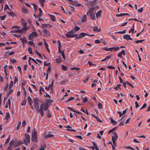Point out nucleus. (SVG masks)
<instances>
[{"label":"nucleus","mask_w":150,"mask_h":150,"mask_svg":"<svg viewBox=\"0 0 150 150\" xmlns=\"http://www.w3.org/2000/svg\"><path fill=\"white\" fill-rule=\"evenodd\" d=\"M123 16H125V13H122L116 15V16L118 17H121Z\"/></svg>","instance_id":"obj_55"},{"label":"nucleus","mask_w":150,"mask_h":150,"mask_svg":"<svg viewBox=\"0 0 150 150\" xmlns=\"http://www.w3.org/2000/svg\"><path fill=\"white\" fill-rule=\"evenodd\" d=\"M14 140H11L9 144V145H10L13 146L14 144Z\"/></svg>","instance_id":"obj_37"},{"label":"nucleus","mask_w":150,"mask_h":150,"mask_svg":"<svg viewBox=\"0 0 150 150\" xmlns=\"http://www.w3.org/2000/svg\"><path fill=\"white\" fill-rule=\"evenodd\" d=\"M116 129H117L116 127H115L112 129H111L109 131V132H108V134H110L111 132H112L113 131L115 130Z\"/></svg>","instance_id":"obj_46"},{"label":"nucleus","mask_w":150,"mask_h":150,"mask_svg":"<svg viewBox=\"0 0 150 150\" xmlns=\"http://www.w3.org/2000/svg\"><path fill=\"white\" fill-rule=\"evenodd\" d=\"M11 104V100L9 98L8 100V102H7L5 105V108H8V104L9 105V108H10V105Z\"/></svg>","instance_id":"obj_20"},{"label":"nucleus","mask_w":150,"mask_h":150,"mask_svg":"<svg viewBox=\"0 0 150 150\" xmlns=\"http://www.w3.org/2000/svg\"><path fill=\"white\" fill-rule=\"evenodd\" d=\"M41 105H43V110H47V108L49 107L48 106L47 103H43Z\"/></svg>","instance_id":"obj_18"},{"label":"nucleus","mask_w":150,"mask_h":150,"mask_svg":"<svg viewBox=\"0 0 150 150\" xmlns=\"http://www.w3.org/2000/svg\"><path fill=\"white\" fill-rule=\"evenodd\" d=\"M109 120L111 121V122L113 125H115L116 124V122L112 118H110Z\"/></svg>","instance_id":"obj_25"},{"label":"nucleus","mask_w":150,"mask_h":150,"mask_svg":"<svg viewBox=\"0 0 150 150\" xmlns=\"http://www.w3.org/2000/svg\"><path fill=\"white\" fill-rule=\"evenodd\" d=\"M25 136L23 141L25 145L27 146L30 142V135L28 134H25Z\"/></svg>","instance_id":"obj_5"},{"label":"nucleus","mask_w":150,"mask_h":150,"mask_svg":"<svg viewBox=\"0 0 150 150\" xmlns=\"http://www.w3.org/2000/svg\"><path fill=\"white\" fill-rule=\"evenodd\" d=\"M28 43L30 45H33L35 47H36L34 45V43L32 41H29L28 42Z\"/></svg>","instance_id":"obj_33"},{"label":"nucleus","mask_w":150,"mask_h":150,"mask_svg":"<svg viewBox=\"0 0 150 150\" xmlns=\"http://www.w3.org/2000/svg\"><path fill=\"white\" fill-rule=\"evenodd\" d=\"M13 81H11V82H10V84L9 86V88H11L13 86Z\"/></svg>","instance_id":"obj_49"},{"label":"nucleus","mask_w":150,"mask_h":150,"mask_svg":"<svg viewBox=\"0 0 150 150\" xmlns=\"http://www.w3.org/2000/svg\"><path fill=\"white\" fill-rule=\"evenodd\" d=\"M32 5H33V7L35 9V11L37 7V6L35 4H32Z\"/></svg>","instance_id":"obj_58"},{"label":"nucleus","mask_w":150,"mask_h":150,"mask_svg":"<svg viewBox=\"0 0 150 150\" xmlns=\"http://www.w3.org/2000/svg\"><path fill=\"white\" fill-rule=\"evenodd\" d=\"M48 25L46 24H42V28L44 29L45 28H49V27H47Z\"/></svg>","instance_id":"obj_36"},{"label":"nucleus","mask_w":150,"mask_h":150,"mask_svg":"<svg viewBox=\"0 0 150 150\" xmlns=\"http://www.w3.org/2000/svg\"><path fill=\"white\" fill-rule=\"evenodd\" d=\"M123 38L128 41L129 40H132V38H130V35H124Z\"/></svg>","instance_id":"obj_9"},{"label":"nucleus","mask_w":150,"mask_h":150,"mask_svg":"<svg viewBox=\"0 0 150 150\" xmlns=\"http://www.w3.org/2000/svg\"><path fill=\"white\" fill-rule=\"evenodd\" d=\"M10 116L9 114V112H7L6 113V115L5 119L7 120H8L10 117Z\"/></svg>","instance_id":"obj_32"},{"label":"nucleus","mask_w":150,"mask_h":150,"mask_svg":"<svg viewBox=\"0 0 150 150\" xmlns=\"http://www.w3.org/2000/svg\"><path fill=\"white\" fill-rule=\"evenodd\" d=\"M66 36L67 38H73L77 37L78 34H75L71 30L66 33Z\"/></svg>","instance_id":"obj_4"},{"label":"nucleus","mask_w":150,"mask_h":150,"mask_svg":"<svg viewBox=\"0 0 150 150\" xmlns=\"http://www.w3.org/2000/svg\"><path fill=\"white\" fill-rule=\"evenodd\" d=\"M21 144V143H19V142H18V143H15L14 145H13V146L14 147H16V146H19Z\"/></svg>","instance_id":"obj_40"},{"label":"nucleus","mask_w":150,"mask_h":150,"mask_svg":"<svg viewBox=\"0 0 150 150\" xmlns=\"http://www.w3.org/2000/svg\"><path fill=\"white\" fill-rule=\"evenodd\" d=\"M80 28L79 27L76 26L74 28V29L76 31H77L78 30H79L80 29Z\"/></svg>","instance_id":"obj_54"},{"label":"nucleus","mask_w":150,"mask_h":150,"mask_svg":"<svg viewBox=\"0 0 150 150\" xmlns=\"http://www.w3.org/2000/svg\"><path fill=\"white\" fill-rule=\"evenodd\" d=\"M55 60L58 63H60L62 61V59L60 58L56 59Z\"/></svg>","instance_id":"obj_34"},{"label":"nucleus","mask_w":150,"mask_h":150,"mask_svg":"<svg viewBox=\"0 0 150 150\" xmlns=\"http://www.w3.org/2000/svg\"><path fill=\"white\" fill-rule=\"evenodd\" d=\"M71 70H73L74 69H76V71H78L80 70V69L79 68L76 67H74L73 68H71L70 69Z\"/></svg>","instance_id":"obj_44"},{"label":"nucleus","mask_w":150,"mask_h":150,"mask_svg":"<svg viewBox=\"0 0 150 150\" xmlns=\"http://www.w3.org/2000/svg\"><path fill=\"white\" fill-rule=\"evenodd\" d=\"M22 11L23 13L25 14L27 13L28 10L25 8L24 7H23L22 8Z\"/></svg>","instance_id":"obj_24"},{"label":"nucleus","mask_w":150,"mask_h":150,"mask_svg":"<svg viewBox=\"0 0 150 150\" xmlns=\"http://www.w3.org/2000/svg\"><path fill=\"white\" fill-rule=\"evenodd\" d=\"M81 21L83 22H86L87 21V15H86L83 16L81 18Z\"/></svg>","instance_id":"obj_15"},{"label":"nucleus","mask_w":150,"mask_h":150,"mask_svg":"<svg viewBox=\"0 0 150 150\" xmlns=\"http://www.w3.org/2000/svg\"><path fill=\"white\" fill-rule=\"evenodd\" d=\"M34 105L35 108L38 110H39L38 109L39 104L38 103V102H34Z\"/></svg>","instance_id":"obj_21"},{"label":"nucleus","mask_w":150,"mask_h":150,"mask_svg":"<svg viewBox=\"0 0 150 150\" xmlns=\"http://www.w3.org/2000/svg\"><path fill=\"white\" fill-rule=\"evenodd\" d=\"M47 102L48 103H52V100L49 99L47 100Z\"/></svg>","instance_id":"obj_59"},{"label":"nucleus","mask_w":150,"mask_h":150,"mask_svg":"<svg viewBox=\"0 0 150 150\" xmlns=\"http://www.w3.org/2000/svg\"><path fill=\"white\" fill-rule=\"evenodd\" d=\"M98 108L100 109L102 108V105L100 103H98Z\"/></svg>","instance_id":"obj_61"},{"label":"nucleus","mask_w":150,"mask_h":150,"mask_svg":"<svg viewBox=\"0 0 150 150\" xmlns=\"http://www.w3.org/2000/svg\"><path fill=\"white\" fill-rule=\"evenodd\" d=\"M32 141L37 143L38 142L37 133L35 129L32 130Z\"/></svg>","instance_id":"obj_1"},{"label":"nucleus","mask_w":150,"mask_h":150,"mask_svg":"<svg viewBox=\"0 0 150 150\" xmlns=\"http://www.w3.org/2000/svg\"><path fill=\"white\" fill-rule=\"evenodd\" d=\"M28 50L29 51V53L30 54H32L33 52L32 51V49L31 47H29L28 49Z\"/></svg>","instance_id":"obj_47"},{"label":"nucleus","mask_w":150,"mask_h":150,"mask_svg":"<svg viewBox=\"0 0 150 150\" xmlns=\"http://www.w3.org/2000/svg\"><path fill=\"white\" fill-rule=\"evenodd\" d=\"M90 16L92 20H96V18L95 16V13H90Z\"/></svg>","instance_id":"obj_11"},{"label":"nucleus","mask_w":150,"mask_h":150,"mask_svg":"<svg viewBox=\"0 0 150 150\" xmlns=\"http://www.w3.org/2000/svg\"><path fill=\"white\" fill-rule=\"evenodd\" d=\"M26 102V99H24L23 101L22 102L21 105L22 106L25 105Z\"/></svg>","instance_id":"obj_39"},{"label":"nucleus","mask_w":150,"mask_h":150,"mask_svg":"<svg viewBox=\"0 0 150 150\" xmlns=\"http://www.w3.org/2000/svg\"><path fill=\"white\" fill-rule=\"evenodd\" d=\"M35 52V53L37 54L38 55L39 57H40L42 58V56L41 55V54L38 51V50H36Z\"/></svg>","instance_id":"obj_35"},{"label":"nucleus","mask_w":150,"mask_h":150,"mask_svg":"<svg viewBox=\"0 0 150 150\" xmlns=\"http://www.w3.org/2000/svg\"><path fill=\"white\" fill-rule=\"evenodd\" d=\"M43 105H41L40 106V108L39 109V110H38V111L39 112L41 115L42 117H43L44 115V113L43 111Z\"/></svg>","instance_id":"obj_7"},{"label":"nucleus","mask_w":150,"mask_h":150,"mask_svg":"<svg viewBox=\"0 0 150 150\" xmlns=\"http://www.w3.org/2000/svg\"><path fill=\"white\" fill-rule=\"evenodd\" d=\"M48 15L50 17L52 21H56V18L54 16L50 14H48Z\"/></svg>","instance_id":"obj_16"},{"label":"nucleus","mask_w":150,"mask_h":150,"mask_svg":"<svg viewBox=\"0 0 150 150\" xmlns=\"http://www.w3.org/2000/svg\"><path fill=\"white\" fill-rule=\"evenodd\" d=\"M7 65H6L4 67V71L5 74V75L7 76Z\"/></svg>","instance_id":"obj_29"},{"label":"nucleus","mask_w":150,"mask_h":150,"mask_svg":"<svg viewBox=\"0 0 150 150\" xmlns=\"http://www.w3.org/2000/svg\"><path fill=\"white\" fill-rule=\"evenodd\" d=\"M20 40L23 43H24L26 42V40L22 38H21Z\"/></svg>","instance_id":"obj_53"},{"label":"nucleus","mask_w":150,"mask_h":150,"mask_svg":"<svg viewBox=\"0 0 150 150\" xmlns=\"http://www.w3.org/2000/svg\"><path fill=\"white\" fill-rule=\"evenodd\" d=\"M26 124V121L25 120H24L22 122V125H23V127H24L25 126V125Z\"/></svg>","instance_id":"obj_56"},{"label":"nucleus","mask_w":150,"mask_h":150,"mask_svg":"<svg viewBox=\"0 0 150 150\" xmlns=\"http://www.w3.org/2000/svg\"><path fill=\"white\" fill-rule=\"evenodd\" d=\"M118 138V136L117 133L116 132H115L113 135L112 137V139L113 144L115 147H116L117 146L116 141H117Z\"/></svg>","instance_id":"obj_3"},{"label":"nucleus","mask_w":150,"mask_h":150,"mask_svg":"<svg viewBox=\"0 0 150 150\" xmlns=\"http://www.w3.org/2000/svg\"><path fill=\"white\" fill-rule=\"evenodd\" d=\"M28 101L29 102L30 105V106H32V104L33 103V101L32 98H31V97L30 96H29L28 97Z\"/></svg>","instance_id":"obj_27"},{"label":"nucleus","mask_w":150,"mask_h":150,"mask_svg":"<svg viewBox=\"0 0 150 150\" xmlns=\"http://www.w3.org/2000/svg\"><path fill=\"white\" fill-rule=\"evenodd\" d=\"M53 80H52V82L49 85V86H48L49 88H51V89H52V86L53 85Z\"/></svg>","instance_id":"obj_48"},{"label":"nucleus","mask_w":150,"mask_h":150,"mask_svg":"<svg viewBox=\"0 0 150 150\" xmlns=\"http://www.w3.org/2000/svg\"><path fill=\"white\" fill-rule=\"evenodd\" d=\"M125 149H132L133 150H135L132 147L129 146H125Z\"/></svg>","instance_id":"obj_42"},{"label":"nucleus","mask_w":150,"mask_h":150,"mask_svg":"<svg viewBox=\"0 0 150 150\" xmlns=\"http://www.w3.org/2000/svg\"><path fill=\"white\" fill-rule=\"evenodd\" d=\"M54 135L53 134H48L45 136H44V138L45 139H47V138L49 137H54Z\"/></svg>","instance_id":"obj_22"},{"label":"nucleus","mask_w":150,"mask_h":150,"mask_svg":"<svg viewBox=\"0 0 150 150\" xmlns=\"http://www.w3.org/2000/svg\"><path fill=\"white\" fill-rule=\"evenodd\" d=\"M23 24L24 26L22 28L23 29V30L25 31V32L28 28L27 27V23H24Z\"/></svg>","instance_id":"obj_14"},{"label":"nucleus","mask_w":150,"mask_h":150,"mask_svg":"<svg viewBox=\"0 0 150 150\" xmlns=\"http://www.w3.org/2000/svg\"><path fill=\"white\" fill-rule=\"evenodd\" d=\"M87 35H88V34H87L85 33H82L79 34V36L77 38H79L84 37L85 36H87Z\"/></svg>","instance_id":"obj_8"},{"label":"nucleus","mask_w":150,"mask_h":150,"mask_svg":"<svg viewBox=\"0 0 150 150\" xmlns=\"http://www.w3.org/2000/svg\"><path fill=\"white\" fill-rule=\"evenodd\" d=\"M95 8L93 6H91V7L89 8V10L87 13L86 14L88 15V13H93V12L94 11Z\"/></svg>","instance_id":"obj_10"},{"label":"nucleus","mask_w":150,"mask_h":150,"mask_svg":"<svg viewBox=\"0 0 150 150\" xmlns=\"http://www.w3.org/2000/svg\"><path fill=\"white\" fill-rule=\"evenodd\" d=\"M83 102L84 103H86L88 101V98L86 97L85 98H83Z\"/></svg>","instance_id":"obj_52"},{"label":"nucleus","mask_w":150,"mask_h":150,"mask_svg":"<svg viewBox=\"0 0 150 150\" xmlns=\"http://www.w3.org/2000/svg\"><path fill=\"white\" fill-rule=\"evenodd\" d=\"M18 81V79L16 76L15 77V80L14 83H15Z\"/></svg>","instance_id":"obj_62"},{"label":"nucleus","mask_w":150,"mask_h":150,"mask_svg":"<svg viewBox=\"0 0 150 150\" xmlns=\"http://www.w3.org/2000/svg\"><path fill=\"white\" fill-rule=\"evenodd\" d=\"M61 68L63 70L66 71L67 70V68L64 65H62Z\"/></svg>","instance_id":"obj_31"},{"label":"nucleus","mask_w":150,"mask_h":150,"mask_svg":"<svg viewBox=\"0 0 150 150\" xmlns=\"http://www.w3.org/2000/svg\"><path fill=\"white\" fill-rule=\"evenodd\" d=\"M144 40H140L134 41V42L136 43H142Z\"/></svg>","instance_id":"obj_38"},{"label":"nucleus","mask_w":150,"mask_h":150,"mask_svg":"<svg viewBox=\"0 0 150 150\" xmlns=\"http://www.w3.org/2000/svg\"><path fill=\"white\" fill-rule=\"evenodd\" d=\"M102 13V11L100 10L96 13V16L97 18H100L101 16V14Z\"/></svg>","instance_id":"obj_13"},{"label":"nucleus","mask_w":150,"mask_h":150,"mask_svg":"<svg viewBox=\"0 0 150 150\" xmlns=\"http://www.w3.org/2000/svg\"><path fill=\"white\" fill-rule=\"evenodd\" d=\"M37 146V145L36 144H33V145H31V147L30 148V149L31 150H33L35 148H36Z\"/></svg>","instance_id":"obj_30"},{"label":"nucleus","mask_w":150,"mask_h":150,"mask_svg":"<svg viewBox=\"0 0 150 150\" xmlns=\"http://www.w3.org/2000/svg\"><path fill=\"white\" fill-rule=\"evenodd\" d=\"M71 4L72 5L76 6V7H79L80 6H81L82 7H83V6L80 4L77 3L75 1H74V3H71Z\"/></svg>","instance_id":"obj_12"},{"label":"nucleus","mask_w":150,"mask_h":150,"mask_svg":"<svg viewBox=\"0 0 150 150\" xmlns=\"http://www.w3.org/2000/svg\"><path fill=\"white\" fill-rule=\"evenodd\" d=\"M17 68H18V71H19L20 73L21 74L22 73V71H21V67L20 66H18Z\"/></svg>","instance_id":"obj_57"},{"label":"nucleus","mask_w":150,"mask_h":150,"mask_svg":"<svg viewBox=\"0 0 150 150\" xmlns=\"http://www.w3.org/2000/svg\"><path fill=\"white\" fill-rule=\"evenodd\" d=\"M6 17V15H4L1 16H0V18L1 20H4L5 19Z\"/></svg>","instance_id":"obj_51"},{"label":"nucleus","mask_w":150,"mask_h":150,"mask_svg":"<svg viewBox=\"0 0 150 150\" xmlns=\"http://www.w3.org/2000/svg\"><path fill=\"white\" fill-rule=\"evenodd\" d=\"M45 147V146H42L40 148L38 149V150H44Z\"/></svg>","instance_id":"obj_64"},{"label":"nucleus","mask_w":150,"mask_h":150,"mask_svg":"<svg viewBox=\"0 0 150 150\" xmlns=\"http://www.w3.org/2000/svg\"><path fill=\"white\" fill-rule=\"evenodd\" d=\"M11 32L13 33H19L22 34L25 32L22 28L21 29H18L11 31Z\"/></svg>","instance_id":"obj_6"},{"label":"nucleus","mask_w":150,"mask_h":150,"mask_svg":"<svg viewBox=\"0 0 150 150\" xmlns=\"http://www.w3.org/2000/svg\"><path fill=\"white\" fill-rule=\"evenodd\" d=\"M43 33H44L45 35H50V32L47 30H44L43 31Z\"/></svg>","instance_id":"obj_19"},{"label":"nucleus","mask_w":150,"mask_h":150,"mask_svg":"<svg viewBox=\"0 0 150 150\" xmlns=\"http://www.w3.org/2000/svg\"><path fill=\"white\" fill-rule=\"evenodd\" d=\"M39 2L40 3L42 7L44 6V3L45 1V0H38Z\"/></svg>","instance_id":"obj_28"},{"label":"nucleus","mask_w":150,"mask_h":150,"mask_svg":"<svg viewBox=\"0 0 150 150\" xmlns=\"http://www.w3.org/2000/svg\"><path fill=\"white\" fill-rule=\"evenodd\" d=\"M112 49L113 50H114L115 51H116L117 50H118L119 49V47H112Z\"/></svg>","instance_id":"obj_43"},{"label":"nucleus","mask_w":150,"mask_h":150,"mask_svg":"<svg viewBox=\"0 0 150 150\" xmlns=\"http://www.w3.org/2000/svg\"><path fill=\"white\" fill-rule=\"evenodd\" d=\"M7 9H8L9 10H10V9L8 7V5L7 4H6L4 8V10L5 11Z\"/></svg>","instance_id":"obj_41"},{"label":"nucleus","mask_w":150,"mask_h":150,"mask_svg":"<svg viewBox=\"0 0 150 150\" xmlns=\"http://www.w3.org/2000/svg\"><path fill=\"white\" fill-rule=\"evenodd\" d=\"M112 56V55L111 54L110 55L108 56H106L105 58V59H104L101 60V62H102L105 61L107 59H110V57H111Z\"/></svg>","instance_id":"obj_23"},{"label":"nucleus","mask_w":150,"mask_h":150,"mask_svg":"<svg viewBox=\"0 0 150 150\" xmlns=\"http://www.w3.org/2000/svg\"><path fill=\"white\" fill-rule=\"evenodd\" d=\"M13 92V90L12 89L10 88H9V91L7 93L6 96H8Z\"/></svg>","instance_id":"obj_26"},{"label":"nucleus","mask_w":150,"mask_h":150,"mask_svg":"<svg viewBox=\"0 0 150 150\" xmlns=\"http://www.w3.org/2000/svg\"><path fill=\"white\" fill-rule=\"evenodd\" d=\"M21 27L18 26V25H15L13 26L12 27V28H17V29H19L21 28Z\"/></svg>","instance_id":"obj_50"},{"label":"nucleus","mask_w":150,"mask_h":150,"mask_svg":"<svg viewBox=\"0 0 150 150\" xmlns=\"http://www.w3.org/2000/svg\"><path fill=\"white\" fill-rule=\"evenodd\" d=\"M38 34L36 32H33L29 35L28 39L29 40L33 41L34 38L36 37H38Z\"/></svg>","instance_id":"obj_2"},{"label":"nucleus","mask_w":150,"mask_h":150,"mask_svg":"<svg viewBox=\"0 0 150 150\" xmlns=\"http://www.w3.org/2000/svg\"><path fill=\"white\" fill-rule=\"evenodd\" d=\"M93 30L94 31L97 32H100L101 31V29L100 28H98L97 27H93Z\"/></svg>","instance_id":"obj_17"},{"label":"nucleus","mask_w":150,"mask_h":150,"mask_svg":"<svg viewBox=\"0 0 150 150\" xmlns=\"http://www.w3.org/2000/svg\"><path fill=\"white\" fill-rule=\"evenodd\" d=\"M126 30H123L122 31H119L118 32H116V33H117L120 34H123L125 33H126Z\"/></svg>","instance_id":"obj_45"},{"label":"nucleus","mask_w":150,"mask_h":150,"mask_svg":"<svg viewBox=\"0 0 150 150\" xmlns=\"http://www.w3.org/2000/svg\"><path fill=\"white\" fill-rule=\"evenodd\" d=\"M135 104L136 108H137L139 106V105L138 103V102L137 101L135 102Z\"/></svg>","instance_id":"obj_63"},{"label":"nucleus","mask_w":150,"mask_h":150,"mask_svg":"<svg viewBox=\"0 0 150 150\" xmlns=\"http://www.w3.org/2000/svg\"><path fill=\"white\" fill-rule=\"evenodd\" d=\"M13 35L16 37H20L21 36V35L20 34H14Z\"/></svg>","instance_id":"obj_60"}]
</instances>
